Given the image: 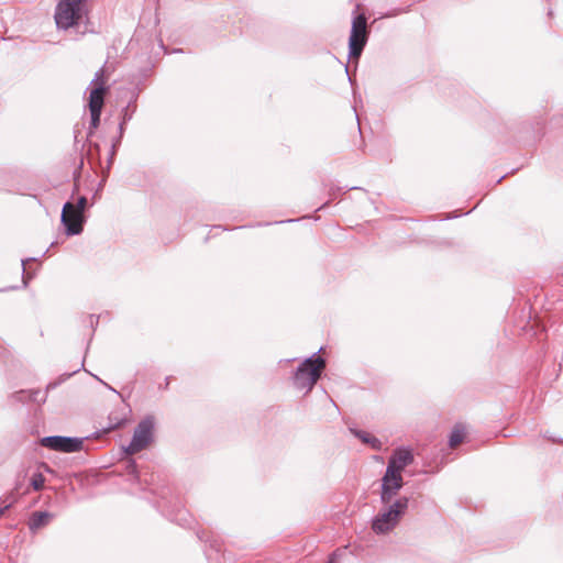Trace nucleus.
Segmentation results:
<instances>
[{
	"label": "nucleus",
	"mask_w": 563,
	"mask_h": 563,
	"mask_svg": "<svg viewBox=\"0 0 563 563\" xmlns=\"http://www.w3.org/2000/svg\"><path fill=\"white\" fill-rule=\"evenodd\" d=\"M4 509H0V517L3 515Z\"/></svg>",
	"instance_id": "nucleus-17"
},
{
	"label": "nucleus",
	"mask_w": 563,
	"mask_h": 563,
	"mask_svg": "<svg viewBox=\"0 0 563 563\" xmlns=\"http://www.w3.org/2000/svg\"><path fill=\"white\" fill-rule=\"evenodd\" d=\"M367 41L366 18L363 14L354 18L352 30L349 38V56L357 59Z\"/></svg>",
	"instance_id": "nucleus-4"
},
{
	"label": "nucleus",
	"mask_w": 563,
	"mask_h": 563,
	"mask_svg": "<svg viewBox=\"0 0 563 563\" xmlns=\"http://www.w3.org/2000/svg\"><path fill=\"white\" fill-rule=\"evenodd\" d=\"M62 222L68 234H79L82 231L84 213L78 211L74 203L66 202L62 210Z\"/></svg>",
	"instance_id": "nucleus-7"
},
{
	"label": "nucleus",
	"mask_w": 563,
	"mask_h": 563,
	"mask_svg": "<svg viewBox=\"0 0 563 563\" xmlns=\"http://www.w3.org/2000/svg\"><path fill=\"white\" fill-rule=\"evenodd\" d=\"M352 432L363 442L369 444L374 449L380 448V441L365 431L352 430Z\"/></svg>",
	"instance_id": "nucleus-12"
},
{
	"label": "nucleus",
	"mask_w": 563,
	"mask_h": 563,
	"mask_svg": "<svg viewBox=\"0 0 563 563\" xmlns=\"http://www.w3.org/2000/svg\"><path fill=\"white\" fill-rule=\"evenodd\" d=\"M74 205H75V207H76V209H77L78 211H80L81 213H84V210H85V208H86V206H87V199H86V197H79V198H78V200H77V202H76V203H74Z\"/></svg>",
	"instance_id": "nucleus-16"
},
{
	"label": "nucleus",
	"mask_w": 563,
	"mask_h": 563,
	"mask_svg": "<svg viewBox=\"0 0 563 563\" xmlns=\"http://www.w3.org/2000/svg\"><path fill=\"white\" fill-rule=\"evenodd\" d=\"M100 115H101V110H90L91 120H90L89 135L92 134V132L99 126Z\"/></svg>",
	"instance_id": "nucleus-15"
},
{
	"label": "nucleus",
	"mask_w": 563,
	"mask_h": 563,
	"mask_svg": "<svg viewBox=\"0 0 563 563\" xmlns=\"http://www.w3.org/2000/svg\"><path fill=\"white\" fill-rule=\"evenodd\" d=\"M465 435V428L462 424H456L450 435V446L455 448L459 445Z\"/></svg>",
	"instance_id": "nucleus-13"
},
{
	"label": "nucleus",
	"mask_w": 563,
	"mask_h": 563,
	"mask_svg": "<svg viewBox=\"0 0 563 563\" xmlns=\"http://www.w3.org/2000/svg\"><path fill=\"white\" fill-rule=\"evenodd\" d=\"M401 474L386 470L382 478L380 500L383 504H389L402 487Z\"/></svg>",
	"instance_id": "nucleus-8"
},
{
	"label": "nucleus",
	"mask_w": 563,
	"mask_h": 563,
	"mask_svg": "<svg viewBox=\"0 0 563 563\" xmlns=\"http://www.w3.org/2000/svg\"><path fill=\"white\" fill-rule=\"evenodd\" d=\"M412 461L413 456L409 450L398 449L390 456L386 470L401 474L405 467L411 464Z\"/></svg>",
	"instance_id": "nucleus-10"
},
{
	"label": "nucleus",
	"mask_w": 563,
	"mask_h": 563,
	"mask_svg": "<svg viewBox=\"0 0 563 563\" xmlns=\"http://www.w3.org/2000/svg\"><path fill=\"white\" fill-rule=\"evenodd\" d=\"M51 518H52V515L49 512H46V511L34 512L29 521L30 530L36 531L41 527L47 525Z\"/></svg>",
	"instance_id": "nucleus-11"
},
{
	"label": "nucleus",
	"mask_w": 563,
	"mask_h": 563,
	"mask_svg": "<svg viewBox=\"0 0 563 563\" xmlns=\"http://www.w3.org/2000/svg\"><path fill=\"white\" fill-rule=\"evenodd\" d=\"M41 444L55 451L71 453L81 450L82 440L77 438L53 435L43 438L41 440Z\"/></svg>",
	"instance_id": "nucleus-6"
},
{
	"label": "nucleus",
	"mask_w": 563,
	"mask_h": 563,
	"mask_svg": "<svg viewBox=\"0 0 563 563\" xmlns=\"http://www.w3.org/2000/svg\"><path fill=\"white\" fill-rule=\"evenodd\" d=\"M409 499L401 497L389 506L387 510L378 515L373 521V530L376 533H385L391 530L408 508Z\"/></svg>",
	"instance_id": "nucleus-3"
},
{
	"label": "nucleus",
	"mask_w": 563,
	"mask_h": 563,
	"mask_svg": "<svg viewBox=\"0 0 563 563\" xmlns=\"http://www.w3.org/2000/svg\"><path fill=\"white\" fill-rule=\"evenodd\" d=\"M325 362L320 356H312L306 360L297 369L294 376V384L298 389L310 390L319 379Z\"/></svg>",
	"instance_id": "nucleus-2"
},
{
	"label": "nucleus",
	"mask_w": 563,
	"mask_h": 563,
	"mask_svg": "<svg viewBox=\"0 0 563 563\" xmlns=\"http://www.w3.org/2000/svg\"><path fill=\"white\" fill-rule=\"evenodd\" d=\"M87 15V0H59L55 9L57 29L68 30L78 25Z\"/></svg>",
	"instance_id": "nucleus-1"
},
{
	"label": "nucleus",
	"mask_w": 563,
	"mask_h": 563,
	"mask_svg": "<svg viewBox=\"0 0 563 563\" xmlns=\"http://www.w3.org/2000/svg\"><path fill=\"white\" fill-rule=\"evenodd\" d=\"M103 74L104 70L101 68L96 73L95 78L92 79L91 84L96 85V87L90 91L89 110H102L106 93Z\"/></svg>",
	"instance_id": "nucleus-9"
},
{
	"label": "nucleus",
	"mask_w": 563,
	"mask_h": 563,
	"mask_svg": "<svg viewBox=\"0 0 563 563\" xmlns=\"http://www.w3.org/2000/svg\"><path fill=\"white\" fill-rule=\"evenodd\" d=\"M45 477L42 473H34L31 478V486L34 490L40 492L44 488Z\"/></svg>",
	"instance_id": "nucleus-14"
},
{
	"label": "nucleus",
	"mask_w": 563,
	"mask_h": 563,
	"mask_svg": "<svg viewBox=\"0 0 563 563\" xmlns=\"http://www.w3.org/2000/svg\"><path fill=\"white\" fill-rule=\"evenodd\" d=\"M154 419L147 417L134 430L131 443L125 449L128 454H135L144 450L153 439Z\"/></svg>",
	"instance_id": "nucleus-5"
}]
</instances>
